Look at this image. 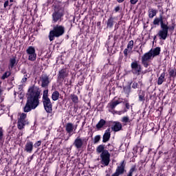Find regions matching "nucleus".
<instances>
[{"label": "nucleus", "mask_w": 176, "mask_h": 176, "mask_svg": "<svg viewBox=\"0 0 176 176\" xmlns=\"http://www.w3.org/2000/svg\"><path fill=\"white\" fill-rule=\"evenodd\" d=\"M126 173V161L123 160L117 166L115 173L111 176H120Z\"/></svg>", "instance_id": "6e6552de"}, {"label": "nucleus", "mask_w": 176, "mask_h": 176, "mask_svg": "<svg viewBox=\"0 0 176 176\" xmlns=\"http://www.w3.org/2000/svg\"><path fill=\"white\" fill-rule=\"evenodd\" d=\"M175 29V23H173L170 27H168V30H170V31H174Z\"/></svg>", "instance_id": "49530a36"}, {"label": "nucleus", "mask_w": 176, "mask_h": 176, "mask_svg": "<svg viewBox=\"0 0 176 176\" xmlns=\"http://www.w3.org/2000/svg\"><path fill=\"white\" fill-rule=\"evenodd\" d=\"M85 123H86V122H84L82 123V126H85Z\"/></svg>", "instance_id": "0e129e2a"}, {"label": "nucleus", "mask_w": 176, "mask_h": 176, "mask_svg": "<svg viewBox=\"0 0 176 176\" xmlns=\"http://www.w3.org/2000/svg\"><path fill=\"white\" fill-rule=\"evenodd\" d=\"M25 152L27 153H32V151H34V142L30 140H28L24 148Z\"/></svg>", "instance_id": "dca6fc26"}, {"label": "nucleus", "mask_w": 176, "mask_h": 176, "mask_svg": "<svg viewBox=\"0 0 176 176\" xmlns=\"http://www.w3.org/2000/svg\"><path fill=\"white\" fill-rule=\"evenodd\" d=\"M43 105L47 113L53 112V104L49 98V89H45L43 93Z\"/></svg>", "instance_id": "20e7f679"}, {"label": "nucleus", "mask_w": 176, "mask_h": 176, "mask_svg": "<svg viewBox=\"0 0 176 176\" xmlns=\"http://www.w3.org/2000/svg\"><path fill=\"white\" fill-rule=\"evenodd\" d=\"M97 153H104V152H108V150H105V145L100 144L96 148Z\"/></svg>", "instance_id": "a878e982"}, {"label": "nucleus", "mask_w": 176, "mask_h": 176, "mask_svg": "<svg viewBox=\"0 0 176 176\" xmlns=\"http://www.w3.org/2000/svg\"><path fill=\"white\" fill-rule=\"evenodd\" d=\"M168 74L170 78H175L176 77V69H169Z\"/></svg>", "instance_id": "c9c22d12"}, {"label": "nucleus", "mask_w": 176, "mask_h": 176, "mask_svg": "<svg viewBox=\"0 0 176 176\" xmlns=\"http://www.w3.org/2000/svg\"><path fill=\"white\" fill-rule=\"evenodd\" d=\"M151 52L153 58L156 57V56H159V54H160V52H161V49L160 47H157L153 49V50H151L150 51Z\"/></svg>", "instance_id": "5701e85b"}, {"label": "nucleus", "mask_w": 176, "mask_h": 176, "mask_svg": "<svg viewBox=\"0 0 176 176\" xmlns=\"http://www.w3.org/2000/svg\"><path fill=\"white\" fill-rule=\"evenodd\" d=\"M5 111H6V107L3 104H0V116L1 115H3L5 113Z\"/></svg>", "instance_id": "4c0bfd02"}, {"label": "nucleus", "mask_w": 176, "mask_h": 176, "mask_svg": "<svg viewBox=\"0 0 176 176\" xmlns=\"http://www.w3.org/2000/svg\"><path fill=\"white\" fill-rule=\"evenodd\" d=\"M28 124V121H27V114L23 113L20 115L18 122L17 127L19 130H23L24 127H25V124Z\"/></svg>", "instance_id": "1a4fd4ad"}, {"label": "nucleus", "mask_w": 176, "mask_h": 176, "mask_svg": "<svg viewBox=\"0 0 176 176\" xmlns=\"http://www.w3.org/2000/svg\"><path fill=\"white\" fill-rule=\"evenodd\" d=\"M165 81H166V70H164V72H162L160 76L158 78V80H157L158 86H160V85H163V82H165Z\"/></svg>", "instance_id": "412c9836"}, {"label": "nucleus", "mask_w": 176, "mask_h": 176, "mask_svg": "<svg viewBox=\"0 0 176 176\" xmlns=\"http://www.w3.org/2000/svg\"><path fill=\"white\" fill-rule=\"evenodd\" d=\"M40 80L41 82V87L47 89V87H49V85H50V79L49 78V76L46 74H42L40 77Z\"/></svg>", "instance_id": "ddd939ff"}, {"label": "nucleus", "mask_w": 176, "mask_h": 176, "mask_svg": "<svg viewBox=\"0 0 176 176\" xmlns=\"http://www.w3.org/2000/svg\"><path fill=\"white\" fill-rule=\"evenodd\" d=\"M14 96H16V91H14Z\"/></svg>", "instance_id": "69168bd1"}, {"label": "nucleus", "mask_w": 176, "mask_h": 176, "mask_svg": "<svg viewBox=\"0 0 176 176\" xmlns=\"http://www.w3.org/2000/svg\"><path fill=\"white\" fill-rule=\"evenodd\" d=\"M138 2V0H130L131 5H135Z\"/></svg>", "instance_id": "09e8293b"}, {"label": "nucleus", "mask_w": 176, "mask_h": 176, "mask_svg": "<svg viewBox=\"0 0 176 176\" xmlns=\"http://www.w3.org/2000/svg\"><path fill=\"white\" fill-rule=\"evenodd\" d=\"M65 131L67 134H71L74 131V124L71 122H69L66 124Z\"/></svg>", "instance_id": "393cba45"}, {"label": "nucleus", "mask_w": 176, "mask_h": 176, "mask_svg": "<svg viewBox=\"0 0 176 176\" xmlns=\"http://www.w3.org/2000/svg\"><path fill=\"white\" fill-rule=\"evenodd\" d=\"M111 140V128H108L102 135V142L105 144Z\"/></svg>", "instance_id": "f3484780"}, {"label": "nucleus", "mask_w": 176, "mask_h": 176, "mask_svg": "<svg viewBox=\"0 0 176 176\" xmlns=\"http://www.w3.org/2000/svg\"><path fill=\"white\" fill-rule=\"evenodd\" d=\"M113 74V71L111 70L109 71V72L107 74V78H109V76H111V75Z\"/></svg>", "instance_id": "864d4df0"}, {"label": "nucleus", "mask_w": 176, "mask_h": 176, "mask_svg": "<svg viewBox=\"0 0 176 176\" xmlns=\"http://www.w3.org/2000/svg\"><path fill=\"white\" fill-rule=\"evenodd\" d=\"M3 6H4L5 9H6V8H8V6H9V1H8V0L4 2Z\"/></svg>", "instance_id": "8fccbe9b"}, {"label": "nucleus", "mask_w": 176, "mask_h": 176, "mask_svg": "<svg viewBox=\"0 0 176 176\" xmlns=\"http://www.w3.org/2000/svg\"><path fill=\"white\" fill-rule=\"evenodd\" d=\"M122 123H123L124 126H127L128 123H131L133 122V120H130L129 116H124L121 119Z\"/></svg>", "instance_id": "c85d7f7f"}, {"label": "nucleus", "mask_w": 176, "mask_h": 176, "mask_svg": "<svg viewBox=\"0 0 176 176\" xmlns=\"http://www.w3.org/2000/svg\"><path fill=\"white\" fill-rule=\"evenodd\" d=\"M137 171V166L133 165L131 166V168L129 169L126 175L124 176H133V174Z\"/></svg>", "instance_id": "c756f323"}, {"label": "nucleus", "mask_w": 176, "mask_h": 176, "mask_svg": "<svg viewBox=\"0 0 176 176\" xmlns=\"http://www.w3.org/2000/svg\"><path fill=\"white\" fill-rule=\"evenodd\" d=\"M115 25V18L113 16H109L107 21V28H113Z\"/></svg>", "instance_id": "aec40b11"}, {"label": "nucleus", "mask_w": 176, "mask_h": 176, "mask_svg": "<svg viewBox=\"0 0 176 176\" xmlns=\"http://www.w3.org/2000/svg\"><path fill=\"white\" fill-rule=\"evenodd\" d=\"M153 25H160L159 17H155L153 21Z\"/></svg>", "instance_id": "ea45409f"}, {"label": "nucleus", "mask_w": 176, "mask_h": 176, "mask_svg": "<svg viewBox=\"0 0 176 176\" xmlns=\"http://www.w3.org/2000/svg\"><path fill=\"white\" fill-rule=\"evenodd\" d=\"M27 80H28L27 77H23L21 80V82H22V83H25V82H27Z\"/></svg>", "instance_id": "3c124183"}, {"label": "nucleus", "mask_w": 176, "mask_h": 176, "mask_svg": "<svg viewBox=\"0 0 176 176\" xmlns=\"http://www.w3.org/2000/svg\"><path fill=\"white\" fill-rule=\"evenodd\" d=\"M133 47H134V41L131 40L126 46V48L129 49V50L131 51L133 50Z\"/></svg>", "instance_id": "e433bc0d"}, {"label": "nucleus", "mask_w": 176, "mask_h": 176, "mask_svg": "<svg viewBox=\"0 0 176 176\" xmlns=\"http://www.w3.org/2000/svg\"><path fill=\"white\" fill-rule=\"evenodd\" d=\"M119 104H122V101L120 100H116L114 102H109L107 105V108H109V112L113 113L115 112V109Z\"/></svg>", "instance_id": "2eb2a0df"}, {"label": "nucleus", "mask_w": 176, "mask_h": 176, "mask_svg": "<svg viewBox=\"0 0 176 176\" xmlns=\"http://www.w3.org/2000/svg\"><path fill=\"white\" fill-rule=\"evenodd\" d=\"M70 98L74 104H78L79 102V98L76 94H72Z\"/></svg>", "instance_id": "2f4dec72"}, {"label": "nucleus", "mask_w": 176, "mask_h": 176, "mask_svg": "<svg viewBox=\"0 0 176 176\" xmlns=\"http://www.w3.org/2000/svg\"><path fill=\"white\" fill-rule=\"evenodd\" d=\"M26 103L23 107V112H31L32 109H36L39 106V99L41 98V89L32 85L30 87L26 94Z\"/></svg>", "instance_id": "f257e3e1"}, {"label": "nucleus", "mask_w": 176, "mask_h": 176, "mask_svg": "<svg viewBox=\"0 0 176 176\" xmlns=\"http://www.w3.org/2000/svg\"><path fill=\"white\" fill-rule=\"evenodd\" d=\"M12 75V72L11 71H6L3 76L1 77V80H5V79H8L9 76Z\"/></svg>", "instance_id": "473e14b6"}, {"label": "nucleus", "mask_w": 176, "mask_h": 176, "mask_svg": "<svg viewBox=\"0 0 176 176\" xmlns=\"http://www.w3.org/2000/svg\"><path fill=\"white\" fill-rule=\"evenodd\" d=\"M149 19H153L156 14H157V10L153 8L149 9L148 10Z\"/></svg>", "instance_id": "bb28decb"}, {"label": "nucleus", "mask_w": 176, "mask_h": 176, "mask_svg": "<svg viewBox=\"0 0 176 176\" xmlns=\"http://www.w3.org/2000/svg\"><path fill=\"white\" fill-rule=\"evenodd\" d=\"M42 145V140H38L33 144L34 148H39Z\"/></svg>", "instance_id": "79ce46f5"}, {"label": "nucleus", "mask_w": 176, "mask_h": 176, "mask_svg": "<svg viewBox=\"0 0 176 176\" xmlns=\"http://www.w3.org/2000/svg\"><path fill=\"white\" fill-rule=\"evenodd\" d=\"M159 20H160V24L161 28H163L164 27H168V25L164 23V21H163V15L162 14L160 15Z\"/></svg>", "instance_id": "72a5a7b5"}, {"label": "nucleus", "mask_w": 176, "mask_h": 176, "mask_svg": "<svg viewBox=\"0 0 176 176\" xmlns=\"http://www.w3.org/2000/svg\"><path fill=\"white\" fill-rule=\"evenodd\" d=\"M97 26L98 27H101V21L97 22Z\"/></svg>", "instance_id": "4d7b16f0"}, {"label": "nucleus", "mask_w": 176, "mask_h": 176, "mask_svg": "<svg viewBox=\"0 0 176 176\" xmlns=\"http://www.w3.org/2000/svg\"><path fill=\"white\" fill-rule=\"evenodd\" d=\"M101 140V135H97L94 138V144H98Z\"/></svg>", "instance_id": "58836bf2"}, {"label": "nucleus", "mask_w": 176, "mask_h": 176, "mask_svg": "<svg viewBox=\"0 0 176 176\" xmlns=\"http://www.w3.org/2000/svg\"><path fill=\"white\" fill-rule=\"evenodd\" d=\"M123 104H124L125 105V108L124 109V112H127V111H129V109H130V103L129 102L128 100H125L124 102H122Z\"/></svg>", "instance_id": "f704fd0d"}, {"label": "nucleus", "mask_w": 176, "mask_h": 176, "mask_svg": "<svg viewBox=\"0 0 176 176\" xmlns=\"http://www.w3.org/2000/svg\"><path fill=\"white\" fill-rule=\"evenodd\" d=\"M114 39L116 41V39H118V38H116V36H114Z\"/></svg>", "instance_id": "680f3d73"}, {"label": "nucleus", "mask_w": 176, "mask_h": 176, "mask_svg": "<svg viewBox=\"0 0 176 176\" xmlns=\"http://www.w3.org/2000/svg\"><path fill=\"white\" fill-rule=\"evenodd\" d=\"M85 142H87V139H82L80 136H78L74 141L73 145L77 148L78 151L83 148V145H85Z\"/></svg>", "instance_id": "f8f14e48"}, {"label": "nucleus", "mask_w": 176, "mask_h": 176, "mask_svg": "<svg viewBox=\"0 0 176 176\" xmlns=\"http://www.w3.org/2000/svg\"><path fill=\"white\" fill-rule=\"evenodd\" d=\"M120 10V6H118L114 8V12L116 13H118V12H119Z\"/></svg>", "instance_id": "de8ad7c7"}, {"label": "nucleus", "mask_w": 176, "mask_h": 176, "mask_svg": "<svg viewBox=\"0 0 176 176\" xmlns=\"http://www.w3.org/2000/svg\"><path fill=\"white\" fill-rule=\"evenodd\" d=\"M23 78H28V74L24 75Z\"/></svg>", "instance_id": "bf43d9fd"}, {"label": "nucleus", "mask_w": 176, "mask_h": 176, "mask_svg": "<svg viewBox=\"0 0 176 176\" xmlns=\"http://www.w3.org/2000/svg\"><path fill=\"white\" fill-rule=\"evenodd\" d=\"M107 124V121L104 119H100L98 124L96 125V127L98 130H101Z\"/></svg>", "instance_id": "b1692460"}, {"label": "nucleus", "mask_w": 176, "mask_h": 176, "mask_svg": "<svg viewBox=\"0 0 176 176\" xmlns=\"http://www.w3.org/2000/svg\"><path fill=\"white\" fill-rule=\"evenodd\" d=\"M157 35L160 37V39L166 41L167 36H168V26L161 28V30H159Z\"/></svg>", "instance_id": "4468645a"}, {"label": "nucleus", "mask_w": 176, "mask_h": 176, "mask_svg": "<svg viewBox=\"0 0 176 176\" xmlns=\"http://www.w3.org/2000/svg\"><path fill=\"white\" fill-rule=\"evenodd\" d=\"M69 75V71H68V69H67V67L60 69L57 75V82H60V83L64 82V79L68 78Z\"/></svg>", "instance_id": "0eeeda50"}, {"label": "nucleus", "mask_w": 176, "mask_h": 176, "mask_svg": "<svg viewBox=\"0 0 176 176\" xmlns=\"http://www.w3.org/2000/svg\"><path fill=\"white\" fill-rule=\"evenodd\" d=\"M21 72H22V74H23L24 75H25V74H27V71L25 70V69H22Z\"/></svg>", "instance_id": "5fc2aeb1"}, {"label": "nucleus", "mask_w": 176, "mask_h": 176, "mask_svg": "<svg viewBox=\"0 0 176 176\" xmlns=\"http://www.w3.org/2000/svg\"><path fill=\"white\" fill-rule=\"evenodd\" d=\"M18 63H19V62L17 61L16 56H14V57L10 58L9 64H8V69H13V68H14V67H16V65H17Z\"/></svg>", "instance_id": "6ab92c4d"}, {"label": "nucleus", "mask_w": 176, "mask_h": 176, "mask_svg": "<svg viewBox=\"0 0 176 176\" xmlns=\"http://www.w3.org/2000/svg\"><path fill=\"white\" fill-rule=\"evenodd\" d=\"M117 2H118V3H122V2H124V0H117Z\"/></svg>", "instance_id": "6e6d98bb"}, {"label": "nucleus", "mask_w": 176, "mask_h": 176, "mask_svg": "<svg viewBox=\"0 0 176 176\" xmlns=\"http://www.w3.org/2000/svg\"><path fill=\"white\" fill-rule=\"evenodd\" d=\"M119 27H120L119 24L116 23L114 26V31H116V30H118Z\"/></svg>", "instance_id": "603ef678"}, {"label": "nucleus", "mask_w": 176, "mask_h": 176, "mask_svg": "<svg viewBox=\"0 0 176 176\" xmlns=\"http://www.w3.org/2000/svg\"><path fill=\"white\" fill-rule=\"evenodd\" d=\"M2 140H3V129L0 127V141H2Z\"/></svg>", "instance_id": "37998d69"}, {"label": "nucleus", "mask_w": 176, "mask_h": 176, "mask_svg": "<svg viewBox=\"0 0 176 176\" xmlns=\"http://www.w3.org/2000/svg\"><path fill=\"white\" fill-rule=\"evenodd\" d=\"M26 53L28 55L29 61H36V52L35 51V47L29 46L26 50Z\"/></svg>", "instance_id": "9b49d317"}, {"label": "nucleus", "mask_w": 176, "mask_h": 176, "mask_svg": "<svg viewBox=\"0 0 176 176\" xmlns=\"http://www.w3.org/2000/svg\"><path fill=\"white\" fill-rule=\"evenodd\" d=\"M14 1V0H10V2L12 3V2H13Z\"/></svg>", "instance_id": "e2e57ef3"}, {"label": "nucleus", "mask_w": 176, "mask_h": 176, "mask_svg": "<svg viewBox=\"0 0 176 176\" xmlns=\"http://www.w3.org/2000/svg\"><path fill=\"white\" fill-rule=\"evenodd\" d=\"M65 34V28L63 25H54L52 30L50 31L48 38L50 42L54 40V38H60Z\"/></svg>", "instance_id": "7ed1b4c3"}, {"label": "nucleus", "mask_w": 176, "mask_h": 176, "mask_svg": "<svg viewBox=\"0 0 176 176\" xmlns=\"http://www.w3.org/2000/svg\"><path fill=\"white\" fill-rule=\"evenodd\" d=\"M113 126H111V130L115 133H118V131H120L123 129V125L120 122L115 121L113 122Z\"/></svg>", "instance_id": "a211bd4d"}, {"label": "nucleus", "mask_w": 176, "mask_h": 176, "mask_svg": "<svg viewBox=\"0 0 176 176\" xmlns=\"http://www.w3.org/2000/svg\"><path fill=\"white\" fill-rule=\"evenodd\" d=\"M100 164L102 166H108L109 163H111V153L109 151H104L100 155Z\"/></svg>", "instance_id": "423d86ee"}, {"label": "nucleus", "mask_w": 176, "mask_h": 176, "mask_svg": "<svg viewBox=\"0 0 176 176\" xmlns=\"http://www.w3.org/2000/svg\"><path fill=\"white\" fill-rule=\"evenodd\" d=\"M152 58H153L152 52L149 51L142 56V64L144 68H148L149 67V60H152Z\"/></svg>", "instance_id": "9d476101"}, {"label": "nucleus", "mask_w": 176, "mask_h": 176, "mask_svg": "<svg viewBox=\"0 0 176 176\" xmlns=\"http://www.w3.org/2000/svg\"><path fill=\"white\" fill-rule=\"evenodd\" d=\"M60 98V92L58 91H54L52 94V101H57Z\"/></svg>", "instance_id": "7c9ffc66"}, {"label": "nucleus", "mask_w": 176, "mask_h": 176, "mask_svg": "<svg viewBox=\"0 0 176 176\" xmlns=\"http://www.w3.org/2000/svg\"><path fill=\"white\" fill-rule=\"evenodd\" d=\"M132 89H138V82H133L132 85Z\"/></svg>", "instance_id": "c03bdc74"}, {"label": "nucleus", "mask_w": 176, "mask_h": 176, "mask_svg": "<svg viewBox=\"0 0 176 176\" xmlns=\"http://www.w3.org/2000/svg\"><path fill=\"white\" fill-rule=\"evenodd\" d=\"M83 83H85V76H82L80 78H79L78 85V86H83Z\"/></svg>", "instance_id": "a19ab883"}, {"label": "nucleus", "mask_w": 176, "mask_h": 176, "mask_svg": "<svg viewBox=\"0 0 176 176\" xmlns=\"http://www.w3.org/2000/svg\"><path fill=\"white\" fill-rule=\"evenodd\" d=\"M138 98L140 102H145V91H140L138 93Z\"/></svg>", "instance_id": "cd10ccee"}, {"label": "nucleus", "mask_w": 176, "mask_h": 176, "mask_svg": "<svg viewBox=\"0 0 176 176\" xmlns=\"http://www.w3.org/2000/svg\"><path fill=\"white\" fill-rule=\"evenodd\" d=\"M32 159H34V155H32V156L30 157V162H31V160H32Z\"/></svg>", "instance_id": "13d9d810"}, {"label": "nucleus", "mask_w": 176, "mask_h": 176, "mask_svg": "<svg viewBox=\"0 0 176 176\" xmlns=\"http://www.w3.org/2000/svg\"><path fill=\"white\" fill-rule=\"evenodd\" d=\"M109 145H110V144H108V146H109Z\"/></svg>", "instance_id": "338daca9"}, {"label": "nucleus", "mask_w": 176, "mask_h": 176, "mask_svg": "<svg viewBox=\"0 0 176 176\" xmlns=\"http://www.w3.org/2000/svg\"><path fill=\"white\" fill-rule=\"evenodd\" d=\"M53 3L54 12L52 14L53 24L58 21H63V17L65 14V6L67 2L57 0H47L45 5L49 6Z\"/></svg>", "instance_id": "f03ea898"}, {"label": "nucleus", "mask_w": 176, "mask_h": 176, "mask_svg": "<svg viewBox=\"0 0 176 176\" xmlns=\"http://www.w3.org/2000/svg\"><path fill=\"white\" fill-rule=\"evenodd\" d=\"M131 83L133 82H130L128 85L123 87V91L126 95V97H129L131 93Z\"/></svg>", "instance_id": "4be33fe9"}, {"label": "nucleus", "mask_w": 176, "mask_h": 176, "mask_svg": "<svg viewBox=\"0 0 176 176\" xmlns=\"http://www.w3.org/2000/svg\"><path fill=\"white\" fill-rule=\"evenodd\" d=\"M131 72L133 75H141L142 72V66L140 64V61L133 60L131 63Z\"/></svg>", "instance_id": "39448f33"}, {"label": "nucleus", "mask_w": 176, "mask_h": 176, "mask_svg": "<svg viewBox=\"0 0 176 176\" xmlns=\"http://www.w3.org/2000/svg\"><path fill=\"white\" fill-rule=\"evenodd\" d=\"M124 57H128L129 56V49L126 48L124 50Z\"/></svg>", "instance_id": "a18cd8bd"}, {"label": "nucleus", "mask_w": 176, "mask_h": 176, "mask_svg": "<svg viewBox=\"0 0 176 176\" xmlns=\"http://www.w3.org/2000/svg\"><path fill=\"white\" fill-rule=\"evenodd\" d=\"M156 38H157V36H154V37H153V41H155V40H156Z\"/></svg>", "instance_id": "052dcab7"}]
</instances>
